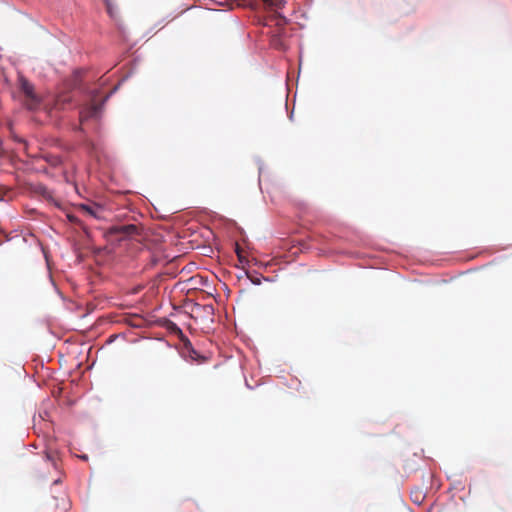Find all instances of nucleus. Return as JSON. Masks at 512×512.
<instances>
[{
	"label": "nucleus",
	"mask_w": 512,
	"mask_h": 512,
	"mask_svg": "<svg viewBox=\"0 0 512 512\" xmlns=\"http://www.w3.org/2000/svg\"><path fill=\"white\" fill-rule=\"evenodd\" d=\"M139 226H110L107 230H101V233L107 237L108 241H122L126 238H134L138 235Z\"/></svg>",
	"instance_id": "obj_1"
},
{
	"label": "nucleus",
	"mask_w": 512,
	"mask_h": 512,
	"mask_svg": "<svg viewBox=\"0 0 512 512\" xmlns=\"http://www.w3.org/2000/svg\"><path fill=\"white\" fill-rule=\"evenodd\" d=\"M28 212L34 213V212H36V210L35 209H31Z\"/></svg>",
	"instance_id": "obj_13"
},
{
	"label": "nucleus",
	"mask_w": 512,
	"mask_h": 512,
	"mask_svg": "<svg viewBox=\"0 0 512 512\" xmlns=\"http://www.w3.org/2000/svg\"><path fill=\"white\" fill-rule=\"evenodd\" d=\"M14 191L8 187L0 186V201H10L14 197Z\"/></svg>",
	"instance_id": "obj_7"
},
{
	"label": "nucleus",
	"mask_w": 512,
	"mask_h": 512,
	"mask_svg": "<svg viewBox=\"0 0 512 512\" xmlns=\"http://www.w3.org/2000/svg\"><path fill=\"white\" fill-rule=\"evenodd\" d=\"M78 209H79V212L82 213L83 215L90 216L97 220L100 219V216L98 215V213L100 211H102V208L100 206H97L95 204H90V205L82 204L79 206Z\"/></svg>",
	"instance_id": "obj_5"
},
{
	"label": "nucleus",
	"mask_w": 512,
	"mask_h": 512,
	"mask_svg": "<svg viewBox=\"0 0 512 512\" xmlns=\"http://www.w3.org/2000/svg\"><path fill=\"white\" fill-rule=\"evenodd\" d=\"M264 2L269 4V5H274L270 0H264Z\"/></svg>",
	"instance_id": "obj_12"
},
{
	"label": "nucleus",
	"mask_w": 512,
	"mask_h": 512,
	"mask_svg": "<svg viewBox=\"0 0 512 512\" xmlns=\"http://www.w3.org/2000/svg\"><path fill=\"white\" fill-rule=\"evenodd\" d=\"M234 246H235L234 250H235V253H236L237 257H238L239 262H241L242 264L247 263L248 261H247L246 257L244 256L243 250L240 247V245L236 242L234 244Z\"/></svg>",
	"instance_id": "obj_8"
},
{
	"label": "nucleus",
	"mask_w": 512,
	"mask_h": 512,
	"mask_svg": "<svg viewBox=\"0 0 512 512\" xmlns=\"http://www.w3.org/2000/svg\"><path fill=\"white\" fill-rule=\"evenodd\" d=\"M419 496H420V495L416 494V495H415V498H414L413 500H414V501H417V502H420V501H419V499H418V498H419Z\"/></svg>",
	"instance_id": "obj_11"
},
{
	"label": "nucleus",
	"mask_w": 512,
	"mask_h": 512,
	"mask_svg": "<svg viewBox=\"0 0 512 512\" xmlns=\"http://www.w3.org/2000/svg\"><path fill=\"white\" fill-rule=\"evenodd\" d=\"M19 85L21 91L25 95V105L28 109H35L40 104V98L34 91V86L23 76L19 77Z\"/></svg>",
	"instance_id": "obj_2"
},
{
	"label": "nucleus",
	"mask_w": 512,
	"mask_h": 512,
	"mask_svg": "<svg viewBox=\"0 0 512 512\" xmlns=\"http://www.w3.org/2000/svg\"><path fill=\"white\" fill-rule=\"evenodd\" d=\"M33 192L39 196H41L44 200L53 203L57 205V201L53 195V192L50 191L46 186L43 184H36L33 187Z\"/></svg>",
	"instance_id": "obj_4"
},
{
	"label": "nucleus",
	"mask_w": 512,
	"mask_h": 512,
	"mask_svg": "<svg viewBox=\"0 0 512 512\" xmlns=\"http://www.w3.org/2000/svg\"><path fill=\"white\" fill-rule=\"evenodd\" d=\"M104 2H105L106 9H107V12L109 13V15L111 17H114L115 16V10H114V5L112 3V0H104Z\"/></svg>",
	"instance_id": "obj_10"
},
{
	"label": "nucleus",
	"mask_w": 512,
	"mask_h": 512,
	"mask_svg": "<svg viewBox=\"0 0 512 512\" xmlns=\"http://www.w3.org/2000/svg\"><path fill=\"white\" fill-rule=\"evenodd\" d=\"M106 99H104L101 103H91L80 111V120L81 122L90 119L96 118L99 116L102 107L104 105Z\"/></svg>",
	"instance_id": "obj_3"
},
{
	"label": "nucleus",
	"mask_w": 512,
	"mask_h": 512,
	"mask_svg": "<svg viewBox=\"0 0 512 512\" xmlns=\"http://www.w3.org/2000/svg\"><path fill=\"white\" fill-rule=\"evenodd\" d=\"M197 221L200 223V224H203L204 222L206 221H211V222H221V221H224V218L221 216V215H218L216 213L214 214H204L202 216H200Z\"/></svg>",
	"instance_id": "obj_6"
},
{
	"label": "nucleus",
	"mask_w": 512,
	"mask_h": 512,
	"mask_svg": "<svg viewBox=\"0 0 512 512\" xmlns=\"http://www.w3.org/2000/svg\"><path fill=\"white\" fill-rule=\"evenodd\" d=\"M71 101L70 97L64 95V96H59L56 100V105L63 109L65 104L69 103Z\"/></svg>",
	"instance_id": "obj_9"
}]
</instances>
